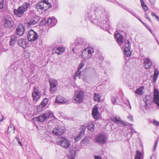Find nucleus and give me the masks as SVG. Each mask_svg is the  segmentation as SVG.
I'll list each match as a JSON object with an SVG mask.
<instances>
[{
  "mask_svg": "<svg viewBox=\"0 0 159 159\" xmlns=\"http://www.w3.org/2000/svg\"><path fill=\"white\" fill-rule=\"evenodd\" d=\"M151 15L152 16H155L156 15L153 12H151Z\"/></svg>",
  "mask_w": 159,
  "mask_h": 159,
  "instance_id": "0e129e2a",
  "label": "nucleus"
},
{
  "mask_svg": "<svg viewBox=\"0 0 159 159\" xmlns=\"http://www.w3.org/2000/svg\"><path fill=\"white\" fill-rule=\"evenodd\" d=\"M33 92L32 93L33 101L36 102L39 98L41 94L39 88L37 87H34Z\"/></svg>",
  "mask_w": 159,
  "mask_h": 159,
  "instance_id": "9b49d317",
  "label": "nucleus"
},
{
  "mask_svg": "<svg viewBox=\"0 0 159 159\" xmlns=\"http://www.w3.org/2000/svg\"><path fill=\"white\" fill-rule=\"evenodd\" d=\"M147 29H148L149 30V31L152 34H153V33L152 32V30L148 27H147Z\"/></svg>",
  "mask_w": 159,
  "mask_h": 159,
  "instance_id": "052dcab7",
  "label": "nucleus"
},
{
  "mask_svg": "<svg viewBox=\"0 0 159 159\" xmlns=\"http://www.w3.org/2000/svg\"><path fill=\"white\" fill-rule=\"evenodd\" d=\"M128 118L131 121H133V117L131 116H128Z\"/></svg>",
  "mask_w": 159,
  "mask_h": 159,
  "instance_id": "bf43d9fd",
  "label": "nucleus"
},
{
  "mask_svg": "<svg viewBox=\"0 0 159 159\" xmlns=\"http://www.w3.org/2000/svg\"><path fill=\"white\" fill-rule=\"evenodd\" d=\"M85 65L84 63L83 62V61H82L80 64L77 70L79 71H80V70L82 69L83 67H84Z\"/></svg>",
  "mask_w": 159,
  "mask_h": 159,
  "instance_id": "a19ab883",
  "label": "nucleus"
},
{
  "mask_svg": "<svg viewBox=\"0 0 159 159\" xmlns=\"http://www.w3.org/2000/svg\"><path fill=\"white\" fill-rule=\"evenodd\" d=\"M53 116L52 111L50 110H47L42 115L36 118V120L40 122H44Z\"/></svg>",
  "mask_w": 159,
  "mask_h": 159,
  "instance_id": "7ed1b4c3",
  "label": "nucleus"
},
{
  "mask_svg": "<svg viewBox=\"0 0 159 159\" xmlns=\"http://www.w3.org/2000/svg\"><path fill=\"white\" fill-rule=\"evenodd\" d=\"M144 88L143 86L140 87L139 88L137 89L135 93L139 95H142L143 93V89Z\"/></svg>",
  "mask_w": 159,
  "mask_h": 159,
  "instance_id": "2f4dec72",
  "label": "nucleus"
},
{
  "mask_svg": "<svg viewBox=\"0 0 159 159\" xmlns=\"http://www.w3.org/2000/svg\"><path fill=\"white\" fill-rule=\"evenodd\" d=\"M157 140L155 142V144H154V149H153V150L154 151L155 149L156 148V147H157Z\"/></svg>",
  "mask_w": 159,
  "mask_h": 159,
  "instance_id": "4d7b16f0",
  "label": "nucleus"
},
{
  "mask_svg": "<svg viewBox=\"0 0 159 159\" xmlns=\"http://www.w3.org/2000/svg\"><path fill=\"white\" fill-rule=\"evenodd\" d=\"M64 50L65 49L63 48L59 47L54 48L52 52L59 55L62 54L64 52Z\"/></svg>",
  "mask_w": 159,
  "mask_h": 159,
  "instance_id": "412c9836",
  "label": "nucleus"
},
{
  "mask_svg": "<svg viewBox=\"0 0 159 159\" xmlns=\"http://www.w3.org/2000/svg\"><path fill=\"white\" fill-rule=\"evenodd\" d=\"M135 159H141V154L139 151H137Z\"/></svg>",
  "mask_w": 159,
  "mask_h": 159,
  "instance_id": "ea45409f",
  "label": "nucleus"
},
{
  "mask_svg": "<svg viewBox=\"0 0 159 159\" xmlns=\"http://www.w3.org/2000/svg\"><path fill=\"white\" fill-rule=\"evenodd\" d=\"M140 1L142 6L144 5L145 4H144V2L143 1V0H140Z\"/></svg>",
  "mask_w": 159,
  "mask_h": 159,
  "instance_id": "e2e57ef3",
  "label": "nucleus"
},
{
  "mask_svg": "<svg viewBox=\"0 0 159 159\" xmlns=\"http://www.w3.org/2000/svg\"><path fill=\"white\" fill-rule=\"evenodd\" d=\"M155 17L156 19H157V21H159V18L158 16L156 15Z\"/></svg>",
  "mask_w": 159,
  "mask_h": 159,
  "instance_id": "69168bd1",
  "label": "nucleus"
},
{
  "mask_svg": "<svg viewBox=\"0 0 159 159\" xmlns=\"http://www.w3.org/2000/svg\"><path fill=\"white\" fill-rule=\"evenodd\" d=\"M50 91L52 92H54L56 89V86L57 84V82L54 80L50 81Z\"/></svg>",
  "mask_w": 159,
  "mask_h": 159,
  "instance_id": "393cba45",
  "label": "nucleus"
},
{
  "mask_svg": "<svg viewBox=\"0 0 159 159\" xmlns=\"http://www.w3.org/2000/svg\"><path fill=\"white\" fill-rule=\"evenodd\" d=\"M65 131L66 129L64 126H58L53 129L52 133L55 136H61L64 134Z\"/></svg>",
  "mask_w": 159,
  "mask_h": 159,
  "instance_id": "0eeeda50",
  "label": "nucleus"
},
{
  "mask_svg": "<svg viewBox=\"0 0 159 159\" xmlns=\"http://www.w3.org/2000/svg\"><path fill=\"white\" fill-rule=\"evenodd\" d=\"M4 0H0V9L2 8L3 7Z\"/></svg>",
  "mask_w": 159,
  "mask_h": 159,
  "instance_id": "c03bdc74",
  "label": "nucleus"
},
{
  "mask_svg": "<svg viewBox=\"0 0 159 159\" xmlns=\"http://www.w3.org/2000/svg\"><path fill=\"white\" fill-rule=\"evenodd\" d=\"M134 132L131 129V131L129 132V133L130 135V137H132L133 134Z\"/></svg>",
  "mask_w": 159,
  "mask_h": 159,
  "instance_id": "13d9d810",
  "label": "nucleus"
},
{
  "mask_svg": "<svg viewBox=\"0 0 159 159\" xmlns=\"http://www.w3.org/2000/svg\"><path fill=\"white\" fill-rule=\"evenodd\" d=\"M131 129L133 131V132L135 133H137V132L136 131L134 128H132V127H131Z\"/></svg>",
  "mask_w": 159,
  "mask_h": 159,
  "instance_id": "680f3d73",
  "label": "nucleus"
},
{
  "mask_svg": "<svg viewBox=\"0 0 159 159\" xmlns=\"http://www.w3.org/2000/svg\"><path fill=\"white\" fill-rule=\"evenodd\" d=\"M159 72L157 69H156L154 70V74L153 77V80L155 82L158 76Z\"/></svg>",
  "mask_w": 159,
  "mask_h": 159,
  "instance_id": "473e14b6",
  "label": "nucleus"
},
{
  "mask_svg": "<svg viewBox=\"0 0 159 159\" xmlns=\"http://www.w3.org/2000/svg\"><path fill=\"white\" fill-rule=\"evenodd\" d=\"M136 18H137L138 20H139L140 22H141V21H142V20H141L140 18H139L138 17V16H137V17H136Z\"/></svg>",
  "mask_w": 159,
  "mask_h": 159,
  "instance_id": "774afa93",
  "label": "nucleus"
},
{
  "mask_svg": "<svg viewBox=\"0 0 159 159\" xmlns=\"http://www.w3.org/2000/svg\"><path fill=\"white\" fill-rule=\"evenodd\" d=\"M92 115L93 117L95 119H98L99 117V113L98 111V108L97 107H94L93 109Z\"/></svg>",
  "mask_w": 159,
  "mask_h": 159,
  "instance_id": "4be33fe9",
  "label": "nucleus"
},
{
  "mask_svg": "<svg viewBox=\"0 0 159 159\" xmlns=\"http://www.w3.org/2000/svg\"><path fill=\"white\" fill-rule=\"evenodd\" d=\"M96 24L100 27L102 28L103 30L109 32V21L108 20H104L101 23L97 22Z\"/></svg>",
  "mask_w": 159,
  "mask_h": 159,
  "instance_id": "f8f14e48",
  "label": "nucleus"
},
{
  "mask_svg": "<svg viewBox=\"0 0 159 159\" xmlns=\"http://www.w3.org/2000/svg\"><path fill=\"white\" fill-rule=\"evenodd\" d=\"M88 129L91 132H93L94 129V124L93 122L89 123L87 126Z\"/></svg>",
  "mask_w": 159,
  "mask_h": 159,
  "instance_id": "c756f323",
  "label": "nucleus"
},
{
  "mask_svg": "<svg viewBox=\"0 0 159 159\" xmlns=\"http://www.w3.org/2000/svg\"><path fill=\"white\" fill-rule=\"evenodd\" d=\"M143 10L145 11H146L148 9V8L147 6H146L145 4L143 6H142Z\"/></svg>",
  "mask_w": 159,
  "mask_h": 159,
  "instance_id": "8fccbe9b",
  "label": "nucleus"
},
{
  "mask_svg": "<svg viewBox=\"0 0 159 159\" xmlns=\"http://www.w3.org/2000/svg\"><path fill=\"white\" fill-rule=\"evenodd\" d=\"M55 101L59 104L65 103L66 102V101L64 99V98L61 96L57 97Z\"/></svg>",
  "mask_w": 159,
  "mask_h": 159,
  "instance_id": "cd10ccee",
  "label": "nucleus"
},
{
  "mask_svg": "<svg viewBox=\"0 0 159 159\" xmlns=\"http://www.w3.org/2000/svg\"><path fill=\"white\" fill-rule=\"evenodd\" d=\"M39 17L38 16H36L34 18L32 19L27 22V26L28 27L33 26L34 25H36L39 22Z\"/></svg>",
  "mask_w": 159,
  "mask_h": 159,
  "instance_id": "4468645a",
  "label": "nucleus"
},
{
  "mask_svg": "<svg viewBox=\"0 0 159 159\" xmlns=\"http://www.w3.org/2000/svg\"><path fill=\"white\" fill-rule=\"evenodd\" d=\"M4 118L3 116L1 114H0V121L3 120Z\"/></svg>",
  "mask_w": 159,
  "mask_h": 159,
  "instance_id": "6e6d98bb",
  "label": "nucleus"
},
{
  "mask_svg": "<svg viewBox=\"0 0 159 159\" xmlns=\"http://www.w3.org/2000/svg\"><path fill=\"white\" fill-rule=\"evenodd\" d=\"M17 39L16 35L15 34H13L11 36L10 45L11 46H14L17 40Z\"/></svg>",
  "mask_w": 159,
  "mask_h": 159,
  "instance_id": "a878e982",
  "label": "nucleus"
},
{
  "mask_svg": "<svg viewBox=\"0 0 159 159\" xmlns=\"http://www.w3.org/2000/svg\"><path fill=\"white\" fill-rule=\"evenodd\" d=\"M16 31L17 34L20 36H22L24 33L25 28L22 25H19L17 26Z\"/></svg>",
  "mask_w": 159,
  "mask_h": 159,
  "instance_id": "a211bd4d",
  "label": "nucleus"
},
{
  "mask_svg": "<svg viewBox=\"0 0 159 159\" xmlns=\"http://www.w3.org/2000/svg\"><path fill=\"white\" fill-rule=\"evenodd\" d=\"M12 129V128L11 126H8V129L7 130V134H9L10 132L11 131V129Z\"/></svg>",
  "mask_w": 159,
  "mask_h": 159,
  "instance_id": "49530a36",
  "label": "nucleus"
},
{
  "mask_svg": "<svg viewBox=\"0 0 159 159\" xmlns=\"http://www.w3.org/2000/svg\"><path fill=\"white\" fill-rule=\"evenodd\" d=\"M43 7H44L43 3L40 2L36 4V8L37 9V10H38L39 9L41 10H43Z\"/></svg>",
  "mask_w": 159,
  "mask_h": 159,
  "instance_id": "7c9ffc66",
  "label": "nucleus"
},
{
  "mask_svg": "<svg viewBox=\"0 0 159 159\" xmlns=\"http://www.w3.org/2000/svg\"><path fill=\"white\" fill-rule=\"evenodd\" d=\"M144 66L146 69H149L152 65V63L150 59L148 58H146L143 59Z\"/></svg>",
  "mask_w": 159,
  "mask_h": 159,
  "instance_id": "aec40b11",
  "label": "nucleus"
},
{
  "mask_svg": "<svg viewBox=\"0 0 159 159\" xmlns=\"http://www.w3.org/2000/svg\"><path fill=\"white\" fill-rule=\"evenodd\" d=\"M94 158L95 159H102L98 155H95Z\"/></svg>",
  "mask_w": 159,
  "mask_h": 159,
  "instance_id": "5fc2aeb1",
  "label": "nucleus"
},
{
  "mask_svg": "<svg viewBox=\"0 0 159 159\" xmlns=\"http://www.w3.org/2000/svg\"><path fill=\"white\" fill-rule=\"evenodd\" d=\"M14 140H16L21 146L22 147L23 145L22 143L21 142H20V139L18 137H16Z\"/></svg>",
  "mask_w": 159,
  "mask_h": 159,
  "instance_id": "37998d69",
  "label": "nucleus"
},
{
  "mask_svg": "<svg viewBox=\"0 0 159 159\" xmlns=\"http://www.w3.org/2000/svg\"><path fill=\"white\" fill-rule=\"evenodd\" d=\"M114 36L116 39L117 42L118 44L120 45H122V43L125 40L123 36L119 33H115Z\"/></svg>",
  "mask_w": 159,
  "mask_h": 159,
  "instance_id": "2eb2a0df",
  "label": "nucleus"
},
{
  "mask_svg": "<svg viewBox=\"0 0 159 159\" xmlns=\"http://www.w3.org/2000/svg\"><path fill=\"white\" fill-rule=\"evenodd\" d=\"M29 6V3H24L22 6L19 7L17 9H15L14 10V15L18 17L22 16L24 12L28 9Z\"/></svg>",
  "mask_w": 159,
  "mask_h": 159,
  "instance_id": "f03ea898",
  "label": "nucleus"
},
{
  "mask_svg": "<svg viewBox=\"0 0 159 159\" xmlns=\"http://www.w3.org/2000/svg\"><path fill=\"white\" fill-rule=\"evenodd\" d=\"M124 50L125 54L126 56V57H129L130 56L131 52L130 51V49L128 50L125 49Z\"/></svg>",
  "mask_w": 159,
  "mask_h": 159,
  "instance_id": "58836bf2",
  "label": "nucleus"
},
{
  "mask_svg": "<svg viewBox=\"0 0 159 159\" xmlns=\"http://www.w3.org/2000/svg\"><path fill=\"white\" fill-rule=\"evenodd\" d=\"M18 43L19 46L22 47L24 49L26 48L27 45L25 39H19L18 41Z\"/></svg>",
  "mask_w": 159,
  "mask_h": 159,
  "instance_id": "b1692460",
  "label": "nucleus"
},
{
  "mask_svg": "<svg viewBox=\"0 0 159 159\" xmlns=\"http://www.w3.org/2000/svg\"><path fill=\"white\" fill-rule=\"evenodd\" d=\"M39 35L37 33L32 30H31L29 32L28 35V39L31 42H33L37 39Z\"/></svg>",
  "mask_w": 159,
  "mask_h": 159,
  "instance_id": "6e6552de",
  "label": "nucleus"
},
{
  "mask_svg": "<svg viewBox=\"0 0 159 159\" xmlns=\"http://www.w3.org/2000/svg\"><path fill=\"white\" fill-rule=\"evenodd\" d=\"M111 119L112 121L115 123L123 126L127 125V124L121 120L120 117L117 118L116 116H113L111 117Z\"/></svg>",
  "mask_w": 159,
  "mask_h": 159,
  "instance_id": "ddd939ff",
  "label": "nucleus"
},
{
  "mask_svg": "<svg viewBox=\"0 0 159 159\" xmlns=\"http://www.w3.org/2000/svg\"><path fill=\"white\" fill-rule=\"evenodd\" d=\"M100 96L98 93H94V99L95 101L100 102Z\"/></svg>",
  "mask_w": 159,
  "mask_h": 159,
  "instance_id": "f704fd0d",
  "label": "nucleus"
},
{
  "mask_svg": "<svg viewBox=\"0 0 159 159\" xmlns=\"http://www.w3.org/2000/svg\"><path fill=\"white\" fill-rule=\"evenodd\" d=\"M153 123L155 125H159V121H156L155 120H154Z\"/></svg>",
  "mask_w": 159,
  "mask_h": 159,
  "instance_id": "603ef678",
  "label": "nucleus"
},
{
  "mask_svg": "<svg viewBox=\"0 0 159 159\" xmlns=\"http://www.w3.org/2000/svg\"><path fill=\"white\" fill-rule=\"evenodd\" d=\"M85 41L81 38H78L74 43L75 47L72 48V50L74 53H75V50H79L83 48L86 45Z\"/></svg>",
  "mask_w": 159,
  "mask_h": 159,
  "instance_id": "20e7f679",
  "label": "nucleus"
},
{
  "mask_svg": "<svg viewBox=\"0 0 159 159\" xmlns=\"http://www.w3.org/2000/svg\"><path fill=\"white\" fill-rule=\"evenodd\" d=\"M59 143L61 147L66 148H69L71 145L70 143L69 140L62 137L59 139Z\"/></svg>",
  "mask_w": 159,
  "mask_h": 159,
  "instance_id": "9d476101",
  "label": "nucleus"
},
{
  "mask_svg": "<svg viewBox=\"0 0 159 159\" xmlns=\"http://www.w3.org/2000/svg\"><path fill=\"white\" fill-rule=\"evenodd\" d=\"M84 96L83 92L80 91H77L75 93L73 99L76 102L80 103L83 101Z\"/></svg>",
  "mask_w": 159,
  "mask_h": 159,
  "instance_id": "423d86ee",
  "label": "nucleus"
},
{
  "mask_svg": "<svg viewBox=\"0 0 159 159\" xmlns=\"http://www.w3.org/2000/svg\"><path fill=\"white\" fill-rule=\"evenodd\" d=\"M111 102L113 105H118L120 103L119 97L116 95L111 96Z\"/></svg>",
  "mask_w": 159,
  "mask_h": 159,
  "instance_id": "f3484780",
  "label": "nucleus"
},
{
  "mask_svg": "<svg viewBox=\"0 0 159 159\" xmlns=\"http://www.w3.org/2000/svg\"><path fill=\"white\" fill-rule=\"evenodd\" d=\"M129 12L135 17H137V15H136L135 13L134 12L132 11H129Z\"/></svg>",
  "mask_w": 159,
  "mask_h": 159,
  "instance_id": "3c124183",
  "label": "nucleus"
},
{
  "mask_svg": "<svg viewBox=\"0 0 159 159\" xmlns=\"http://www.w3.org/2000/svg\"><path fill=\"white\" fill-rule=\"evenodd\" d=\"M13 19L12 17L10 15L6 16L4 17V23L5 27L11 28L12 27Z\"/></svg>",
  "mask_w": 159,
  "mask_h": 159,
  "instance_id": "1a4fd4ad",
  "label": "nucleus"
},
{
  "mask_svg": "<svg viewBox=\"0 0 159 159\" xmlns=\"http://www.w3.org/2000/svg\"><path fill=\"white\" fill-rule=\"evenodd\" d=\"M145 17L148 20L151 22L150 18L148 16V14L146 13H145Z\"/></svg>",
  "mask_w": 159,
  "mask_h": 159,
  "instance_id": "de8ad7c7",
  "label": "nucleus"
},
{
  "mask_svg": "<svg viewBox=\"0 0 159 159\" xmlns=\"http://www.w3.org/2000/svg\"><path fill=\"white\" fill-rule=\"evenodd\" d=\"M93 52V49L92 48H86L82 52V57L84 60L90 58Z\"/></svg>",
  "mask_w": 159,
  "mask_h": 159,
  "instance_id": "39448f33",
  "label": "nucleus"
},
{
  "mask_svg": "<svg viewBox=\"0 0 159 159\" xmlns=\"http://www.w3.org/2000/svg\"><path fill=\"white\" fill-rule=\"evenodd\" d=\"M48 102V100L47 98L44 99L41 104L37 107V109H39V108H42L43 107L45 106L47 104Z\"/></svg>",
  "mask_w": 159,
  "mask_h": 159,
  "instance_id": "c85d7f7f",
  "label": "nucleus"
},
{
  "mask_svg": "<svg viewBox=\"0 0 159 159\" xmlns=\"http://www.w3.org/2000/svg\"><path fill=\"white\" fill-rule=\"evenodd\" d=\"M136 18H137L138 20H139L140 22H141V21H142V20H141L140 18H139L138 17V16H137V17H136Z\"/></svg>",
  "mask_w": 159,
  "mask_h": 159,
  "instance_id": "338daca9",
  "label": "nucleus"
},
{
  "mask_svg": "<svg viewBox=\"0 0 159 159\" xmlns=\"http://www.w3.org/2000/svg\"><path fill=\"white\" fill-rule=\"evenodd\" d=\"M24 57L26 58H28L30 57V55L29 53L26 52L24 53Z\"/></svg>",
  "mask_w": 159,
  "mask_h": 159,
  "instance_id": "a18cd8bd",
  "label": "nucleus"
},
{
  "mask_svg": "<svg viewBox=\"0 0 159 159\" xmlns=\"http://www.w3.org/2000/svg\"><path fill=\"white\" fill-rule=\"evenodd\" d=\"M106 141V137L102 134L98 135L96 138V142L101 144H104Z\"/></svg>",
  "mask_w": 159,
  "mask_h": 159,
  "instance_id": "dca6fc26",
  "label": "nucleus"
},
{
  "mask_svg": "<svg viewBox=\"0 0 159 159\" xmlns=\"http://www.w3.org/2000/svg\"><path fill=\"white\" fill-rule=\"evenodd\" d=\"M57 20L56 19L53 17L52 18L48 19L47 21V23L48 25L51 26H53L56 25L57 23Z\"/></svg>",
  "mask_w": 159,
  "mask_h": 159,
  "instance_id": "5701e85b",
  "label": "nucleus"
},
{
  "mask_svg": "<svg viewBox=\"0 0 159 159\" xmlns=\"http://www.w3.org/2000/svg\"><path fill=\"white\" fill-rule=\"evenodd\" d=\"M44 7H43V10L46 11L51 6V4L50 3H43Z\"/></svg>",
  "mask_w": 159,
  "mask_h": 159,
  "instance_id": "4c0bfd02",
  "label": "nucleus"
},
{
  "mask_svg": "<svg viewBox=\"0 0 159 159\" xmlns=\"http://www.w3.org/2000/svg\"><path fill=\"white\" fill-rule=\"evenodd\" d=\"M48 0H43L41 2H43L44 3H46V4H48V3H50L49 2H48Z\"/></svg>",
  "mask_w": 159,
  "mask_h": 159,
  "instance_id": "864d4df0",
  "label": "nucleus"
},
{
  "mask_svg": "<svg viewBox=\"0 0 159 159\" xmlns=\"http://www.w3.org/2000/svg\"><path fill=\"white\" fill-rule=\"evenodd\" d=\"M89 140L87 137L84 138L81 141V143L85 145H87L89 143Z\"/></svg>",
  "mask_w": 159,
  "mask_h": 159,
  "instance_id": "e433bc0d",
  "label": "nucleus"
},
{
  "mask_svg": "<svg viewBox=\"0 0 159 159\" xmlns=\"http://www.w3.org/2000/svg\"><path fill=\"white\" fill-rule=\"evenodd\" d=\"M124 50H127L130 49V45L129 42L128 40L127 41V42L125 43L124 45Z\"/></svg>",
  "mask_w": 159,
  "mask_h": 159,
  "instance_id": "72a5a7b5",
  "label": "nucleus"
},
{
  "mask_svg": "<svg viewBox=\"0 0 159 159\" xmlns=\"http://www.w3.org/2000/svg\"><path fill=\"white\" fill-rule=\"evenodd\" d=\"M76 150L73 149H70L68 154V157L71 159H74L75 158Z\"/></svg>",
  "mask_w": 159,
  "mask_h": 159,
  "instance_id": "bb28decb",
  "label": "nucleus"
},
{
  "mask_svg": "<svg viewBox=\"0 0 159 159\" xmlns=\"http://www.w3.org/2000/svg\"><path fill=\"white\" fill-rule=\"evenodd\" d=\"M104 9L102 7H100L98 8L94 11V13L95 16H92L89 14L88 16L89 17V19L92 23L95 24L97 22V20H99L101 18V15L103 13Z\"/></svg>",
  "mask_w": 159,
  "mask_h": 159,
  "instance_id": "f257e3e1",
  "label": "nucleus"
},
{
  "mask_svg": "<svg viewBox=\"0 0 159 159\" xmlns=\"http://www.w3.org/2000/svg\"><path fill=\"white\" fill-rule=\"evenodd\" d=\"M81 135V134H80L79 136L75 138V140L76 141H78L80 139L81 137H80Z\"/></svg>",
  "mask_w": 159,
  "mask_h": 159,
  "instance_id": "09e8293b",
  "label": "nucleus"
},
{
  "mask_svg": "<svg viewBox=\"0 0 159 159\" xmlns=\"http://www.w3.org/2000/svg\"><path fill=\"white\" fill-rule=\"evenodd\" d=\"M96 58L98 59V61H96V60H95V61H97L98 62H102L103 59V57L101 55L97 54L96 55Z\"/></svg>",
  "mask_w": 159,
  "mask_h": 159,
  "instance_id": "c9c22d12",
  "label": "nucleus"
},
{
  "mask_svg": "<svg viewBox=\"0 0 159 159\" xmlns=\"http://www.w3.org/2000/svg\"><path fill=\"white\" fill-rule=\"evenodd\" d=\"M153 101L159 107V92L157 89H154Z\"/></svg>",
  "mask_w": 159,
  "mask_h": 159,
  "instance_id": "6ab92c4d",
  "label": "nucleus"
},
{
  "mask_svg": "<svg viewBox=\"0 0 159 159\" xmlns=\"http://www.w3.org/2000/svg\"><path fill=\"white\" fill-rule=\"evenodd\" d=\"M81 73V72L80 71L78 70H77L76 73L74 76V78L76 80V78L77 77H79V79L80 78V75Z\"/></svg>",
  "mask_w": 159,
  "mask_h": 159,
  "instance_id": "79ce46f5",
  "label": "nucleus"
}]
</instances>
